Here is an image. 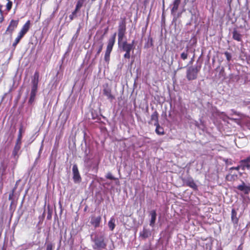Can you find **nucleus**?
<instances>
[{
    "instance_id": "nucleus-1",
    "label": "nucleus",
    "mask_w": 250,
    "mask_h": 250,
    "mask_svg": "<svg viewBox=\"0 0 250 250\" xmlns=\"http://www.w3.org/2000/svg\"><path fill=\"white\" fill-rule=\"evenodd\" d=\"M91 239L93 243L92 247L95 250H102L106 247V243L103 234L93 233L91 235Z\"/></svg>"
},
{
    "instance_id": "nucleus-2",
    "label": "nucleus",
    "mask_w": 250,
    "mask_h": 250,
    "mask_svg": "<svg viewBox=\"0 0 250 250\" xmlns=\"http://www.w3.org/2000/svg\"><path fill=\"white\" fill-rule=\"evenodd\" d=\"M39 75L38 72H36L34 75L33 78L32 80V86L31 92L30 94V97L28 100V104H32L34 103L35 100L36 95L38 91V85L39 82Z\"/></svg>"
},
{
    "instance_id": "nucleus-3",
    "label": "nucleus",
    "mask_w": 250,
    "mask_h": 250,
    "mask_svg": "<svg viewBox=\"0 0 250 250\" xmlns=\"http://www.w3.org/2000/svg\"><path fill=\"white\" fill-rule=\"evenodd\" d=\"M201 68V66H192L188 67L187 70L186 76L188 80H195L197 77V75Z\"/></svg>"
},
{
    "instance_id": "nucleus-4",
    "label": "nucleus",
    "mask_w": 250,
    "mask_h": 250,
    "mask_svg": "<svg viewBox=\"0 0 250 250\" xmlns=\"http://www.w3.org/2000/svg\"><path fill=\"white\" fill-rule=\"evenodd\" d=\"M30 27V21H28L23 26L21 30L19 33L18 37L16 38L14 42L13 43V46L15 47L18 43L20 42L21 39L29 30Z\"/></svg>"
},
{
    "instance_id": "nucleus-5",
    "label": "nucleus",
    "mask_w": 250,
    "mask_h": 250,
    "mask_svg": "<svg viewBox=\"0 0 250 250\" xmlns=\"http://www.w3.org/2000/svg\"><path fill=\"white\" fill-rule=\"evenodd\" d=\"M73 179L75 183H79L81 182L82 178L79 173L77 165H73L72 167Z\"/></svg>"
},
{
    "instance_id": "nucleus-6",
    "label": "nucleus",
    "mask_w": 250,
    "mask_h": 250,
    "mask_svg": "<svg viewBox=\"0 0 250 250\" xmlns=\"http://www.w3.org/2000/svg\"><path fill=\"white\" fill-rule=\"evenodd\" d=\"M183 181L185 184L194 190H196L197 189V186L191 177H188L184 178L183 179Z\"/></svg>"
},
{
    "instance_id": "nucleus-7",
    "label": "nucleus",
    "mask_w": 250,
    "mask_h": 250,
    "mask_svg": "<svg viewBox=\"0 0 250 250\" xmlns=\"http://www.w3.org/2000/svg\"><path fill=\"white\" fill-rule=\"evenodd\" d=\"M134 41L131 43H128L126 41L123 42L119 46L122 47V50L125 52H130L133 49Z\"/></svg>"
},
{
    "instance_id": "nucleus-8",
    "label": "nucleus",
    "mask_w": 250,
    "mask_h": 250,
    "mask_svg": "<svg viewBox=\"0 0 250 250\" xmlns=\"http://www.w3.org/2000/svg\"><path fill=\"white\" fill-rule=\"evenodd\" d=\"M19 23L18 20H12L8 26L6 32L12 34L13 31L17 28Z\"/></svg>"
},
{
    "instance_id": "nucleus-9",
    "label": "nucleus",
    "mask_w": 250,
    "mask_h": 250,
    "mask_svg": "<svg viewBox=\"0 0 250 250\" xmlns=\"http://www.w3.org/2000/svg\"><path fill=\"white\" fill-rule=\"evenodd\" d=\"M151 235V231L144 227L143 229L140 231L139 233V237L142 239H146L150 237Z\"/></svg>"
},
{
    "instance_id": "nucleus-10",
    "label": "nucleus",
    "mask_w": 250,
    "mask_h": 250,
    "mask_svg": "<svg viewBox=\"0 0 250 250\" xmlns=\"http://www.w3.org/2000/svg\"><path fill=\"white\" fill-rule=\"evenodd\" d=\"M85 0H79V1L77 2L76 8L75 10L72 13L71 15H69V19L70 20H73L74 19V17L76 16V14L78 12V11L80 9V8L82 6L83 2Z\"/></svg>"
},
{
    "instance_id": "nucleus-11",
    "label": "nucleus",
    "mask_w": 250,
    "mask_h": 250,
    "mask_svg": "<svg viewBox=\"0 0 250 250\" xmlns=\"http://www.w3.org/2000/svg\"><path fill=\"white\" fill-rule=\"evenodd\" d=\"M116 33H115L109 39L108 41V43L106 47L107 50L112 51L113 46L115 42Z\"/></svg>"
},
{
    "instance_id": "nucleus-12",
    "label": "nucleus",
    "mask_w": 250,
    "mask_h": 250,
    "mask_svg": "<svg viewBox=\"0 0 250 250\" xmlns=\"http://www.w3.org/2000/svg\"><path fill=\"white\" fill-rule=\"evenodd\" d=\"M149 215L151 217L150 220V223H149V225L151 227H153L155 225L156 220L157 214H156V210H151L149 212Z\"/></svg>"
},
{
    "instance_id": "nucleus-13",
    "label": "nucleus",
    "mask_w": 250,
    "mask_h": 250,
    "mask_svg": "<svg viewBox=\"0 0 250 250\" xmlns=\"http://www.w3.org/2000/svg\"><path fill=\"white\" fill-rule=\"evenodd\" d=\"M21 143L16 142V144L15 145V146L14 148V149H13V151L12 152V156L16 159H17V158L19 157V152L21 149Z\"/></svg>"
},
{
    "instance_id": "nucleus-14",
    "label": "nucleus",
    "mask_w": 250,
    "mask_h": 250,
    "mask_svg": "<svg viewBox=\"0 0 250 250\" xmlns=\"http://www.w3.org/2000/svg\"><path fill=\"white\" fill-rule=\"evenodd\" d=\"M242 163H243V170H245L247 169L250 170V155L247 158L242 160Z\"/></svg>"
},
{
    "instance_id": "nucleus-15",
    "label": "nucleus",
    "mask_w": 250,
    "mask_h": 250,
    "mask_svg": "<svg viewBox=\"0 0 250 250\" xmlns=\"http://www.w3.org/2000/svg\"><path fill=\"white\" fill-rule=\"evenodd\" d=\"M101 221V216L92 217L90 223L95 228H97L99 226Z\"/></svg>"
},
{
    "instance_id": "nucleus-16",
    "label": "nucleus",
    "mask_w": 250,
    "mask_h": 250,
    "mask_svg": "<svg viewBox=\"0 0 250 250\" xmlns=\"http://www.w3.org/2000/svg\"><path fill=\"white\" fill-rule=\"evenodd\" d=\"M237 189L243 191L245 194H248L250 192V186H247L243 182L242 185L237 187Z\"/></svg>"
},
{
    "instance_id": "nucleus-17",
    "label": "nucleus",
    "mask_w": 250,
    "mask_h": 250,
    "mask_svg": "<svg viewBox=\"0 0 250 250\" xmlns=\"http://www.w3.org/2000/svg\"><path fill=\"white\" fill-rule=\"evenodd\" d=\"M242 35L236 29L232 32V38L238 42L242 41Z\"/></svg>"
},
{
    "instance_id": "nucleus-18",
    "label": "nucleus",
    "mask_w": 250,
    "mask_h": 250,
    "mask_svg": "<svg viewBox=\"0 0 250 250\" xmlns=\"http://www.w3.org/2000/svg\"><path fill=\"white\" fill-rule=\"evenodd\" d=\"M125 21H123L119 23L118 32L125 33Z\"/></svg>"
},
{
    "instance_id": "nucleus-19",
    "label": "nucleus",
    "mask_w": 250,
    "mask_h": 250,
    "mask_svg": "<svg viewBox=\"0 0 250 250\" xmlns=\"http://www.w3.org/2000/svg\"><path fill=\"white\" fill-rule=\"evenodd\" d=\"M104 94L111 101L114 99V97L111 93V90L109 89H104Z\"/></svg>"
},
{
    "instance_id": "nucleus-20",
    "label": "nucleus",
    "mask_w": 250,
    "mask_h": 250,
    "mask_svg": "<svg viewBox=\"0 0 250 250\" xmlns=\"http://www.w3.org/2000/svg\"><path fill=\"white\" fill-rule=\"evenodd\" d=\"M152 121H154V125H158V114L156 111H154L151 116Z\"/></svg>"
},
{
    "instance_id": "nucleus-21",
    "label": "nucleus",
    "mask_w": 250,
    "mask_h": 250,
    "mask_svg": "<svg viewBox=\"0 0 250 250\" xmlns=\"http://www.w3.org/2000/svg\"><path fill=\"white\" fill-rule=\"evenodd\" d=\"M155 125L156 126L155 132L158 135H162L165 134L164 128L161 127L159 124Z\"/></svg>"
},
{
    "instance_id": "nucleus-22",
    "label": "nucleus",
    "mask_w": 250,
    "mask_h": 250,
    "mask_svg": "<svg viewBox=\"0 0 250 250\" xmlns=\"http://www.w3.org/2000/svg\"><path fill=\"white\" fill-rule=\"evenodd\" d=\"M188 47H187L186 50L183 52L180 55L181 59L185 60L188 58Z\"/></svg>"
},
{
    "instance_id": "nucleus-23",
    "label": "nucleus",
    "mask_w": 250,
    "mask_h": 250,
    "mask_svg": "<svg viewBox=\"0 0 250 250\" xmlns=\"http://www.w3.org/2000/svg\"><path fill=\"white\" fill-rule=\"evenodd\" d=\"M237 175L236 174H232L230 172H229V173L226 176V179L228 181H233L237 179Z\"/></svg>"
},
{
    "instance_id": "nucleus-24",
    "label": "nucleus",
    "mask_w": 250,
    "mask_h": 250,
    "mask_svg": "<svg viewBox=\"0 0 250 250\" xmlns=\"http://www.w3.org/2000/svg\"><path fill=\"white\" fill-rule=\"evenodd\" d=\"M236 212L234 209H232L231 211V219L233 222L235 224H237L238 221V219L236 217Z\"/></svg>"
},
{
    "instance_id": "nucleus-25",
    "label": "nucleus",
    "mask_w": 250,
    "mask_h": 250,
    "mask_svg": "<svg viewBox=\"0 0 250 250\" xmlns=\"http://www.w3.org/2000/svg\"><path fill=\"white\" fill-rule=\"evenodd\" d=\"M243 165V163H242V160L239 162V165L236 167H231L229 169V172L232 173L233 170H239L240 169L243 170V167L241 166Z\"/></svg>"
},
{
    "instance_id": "nucleus-26",
    "label": "nucleus",
    "mask_w": 250,
    "mask_h": 250,
    "mask_svg": "<svg viewBox=\"0 0 250 250\" xmlns=\"http://www.w3.org/2000/svg\"><path fill=\"white\" fill-rule=\"evenodd\" d=\"M115 220L113 218H111L108 223V226L109 228L111 230H113L115 227Z\"/></svg>"
},
{
    "instance_id": "nucleus-27",
    "label": "nucleus",
    "mask_w": 250,
    "mask_h": 250,
    "mask_svg": "<svg viewBox=\"0 0 250 250\" xmlns=\"http://www.w3.org/2000/svg\"><path fill=\"white\" fill-rule=\"evenodd\" d=\"M112 51L106 49V51L104 55V59L105 61L108 63L110 60V54Z\"/></svg>"
},
{
    "instance_id": "nucleus-28",
    "label": "nucleus",
    "mask_w": 250,
    "mask_h": 250,
    "mask_svg": "<svg viewBox=\"0 0 250 250\" xmlns=\"http://www.w3.org/2000/svg\"><path fill=\"white\" fill-rule=\"evenodd\" d=\"M125 33L122 32H118V43L119 45H121V43H122V42L123 40V38L125 36Z\"/></svg>"
},
{
    "instance_id": "nucleus-29",
    "label": "nucleus",
    "mask_w": 250,
    "mask_h": 250,
    "mask_svg": "<svg viewBox=\"0 0 250 250\" xmlns=\"http://www.w3.org/2000/svg\"><path fill=\"white\" fill-rule=\"evenodd\" d=\"M22 128L21 127H20L19 130V134L18 138L17 139V142L21 143V138H22Z\"/></svg>"
},
{
    "instance_id": "nucleus-30",
    "label": "nucleus",
    "mask_w": 250,
    "mask_h": 250,
    "mask_svg": "<svg viewBox=\"0 0 250 250\" xmlns=\"http://www.w3.org/2000/svg\"><path fill=\"white\" fill-rule=\"evenodd\" d=\"M224 54L226 57L227 61L228 62L230 61V60L231 59V55L230 53L226 51L224 53Z\"/></svg>"
},
{
    "instance_id": "nucleus-31",
    "label": "nucleus",
    "mask_w": 250,
    "mask_h": 250,
    "mask_svg": "<svg viewBox=\"0 0 250 250\" xmlns=\"http://www.w3.org/2000/svg\"><path fill=\"white\" fill-rule=\"evenodd\" d=\"M12 6V2L10 0L8 1L6 4V9L8 11H10Z\"/></svg>"
},
{
    "instance_id": "nucleus-32",
    "label": "nucleus",
    "mask_w": 250,
    "mask_h": 250,
    "mask_svg": "<svg viewBox=\"0 0 250 250\" xmlns=\"http://www.w3.org/2000/svg\"><path fill=\"white\" fill-rule=\"evenodd\" d=\"M179 5L173 4V6L172 8L171 9V14H173V13L175 12L178 8Z\"/></svg>"
},
{
    "instance_id": "nucleus-33",
    "label": "nucleus",
    "mask_w": 250,
    "mask_h": 250,
    "mask_svg": "<svg viewBox=\"0 0 250 250\" xmlns=\"http://www.w3.org/2000/svg\"><path fill=\"white\" fill-rule=\"evenodd\" d=\"M106 177L110 180H114L115 178L112 176L110 172H108L106 175Z\"/></svg>"
},
{
    "instance_id": "nucleus-34",
    "label": "nucleus",
    "mask_w": 250,
    "mask_h": 250,
    "mask_svg": "<svg viewBox=\"0 0 250 250\" xmlns=\"http://www.w3.org/2000/svg\"><path fill=\"white\" fill-rule=\"evenodd\" d=\"M103 44L101 43V45H100L98 50L97 51L96 56H98L100 54V53L101 52L102 49H103Z\"/></svg>"
},
{
    "instance_id": "nucleus-35",
    "label": "nucleus",
    "mask_w": 250,
    "mask_h": 250,
    "mask_svg": "<svg viewBox=\"0 0 250 250\" xmlns=\"http://www.w3.org/2000/svg\"><path fill=\"white\" fill-rule=\"evenodd\" d=\"M53 245L51 243H49L46 245V250H52Z\"/></svg>"
},
{
    "instance_id": "nucleus-36",
    "label": "nucleus",
    "mask_w": 250,
    "mask_h": 250,
    "mask_svg": "<svg viewBox=\"0 0 250 250\" xmlns=\"http://www.w3.org/2000/svg\"><path fill=\"white\" fill-rule=\"evenodd\" d=\"M124 58L129 59L130 58V52H125L124 55Z\"/></svg>"
},
{
    "instance_id": "nucleus-37",
    "label": "nucleus",
    "mask_w": 250,
    "mask_h": 250,
    "mask_svg": "<svg viewBox=\"0 0 250 250\" xmlns=\"http://www.w3.org/2000/svg\"><path fill=\"white\" fill-rule=\"evenodd\" d=\"M181 2V0H174L173 1V4L179 5L180 4Z\"/></svg>"
},
{
    "instance_id": "nucleus-38",
    "label": "nucleus",
    "mask_w": 250,
    "mask_h": 250,
    "mask_svg": "<svg viewBox=\"0 0 250 250\" xmlns=\"http://www.w3.org/2000/svg\"><path fill=\"white\" fill-rule=\"evenodd\" d=\"M16 188H17V187H16V186H15V187L13 188L12 194H10L9 195V199H10L11 196L13 194V193H14V191L15 190V189H16Z\"/></svg>"
},
{
    "instance_id": "nucleus-39",
    "label": "nucleus",
    "mask_w": 250,
    "mask_h": 250,
    "mask_svg": "<svg viewBox=\"0 0 250 250\" xmlns=\"http://www.w3.org/2000/svg\"><path fill=\"white\" fill-rule=\"evenodd\" d=\"M231 112H232V113H230V115H232V114H236V112L234 109H231Z\"/></svg>"
},
{
    "instance_id": "nucleus-40",
    "label": "nucleus",
    "mask_w": 250,
    "mask_h": 250,
    "mask_svg": "<svg viewBox=\"0 0 250 250\" xmlns=\"http://www.w3.org/2000/svg\"><path fill=\"white\" fill-rule=\"evenodd\" d=\"M1 7H2V6L1 5H0V13L2 15V11L1 10Z\"/></svg>"
},
{
    "instance_id": "nucleus-41",
    "label": "nucleus",
    "mask_w": 250,
    "mask_h": 250,
    "mask_svg": "<svg viewBox=\"0 0 250 250\" xmlns=\"http://www.w3.org/2000/svg\"><path fill=\"white\" fill-rule=\"evenodd\" d=\"M179 68H180V69L182 68H183V67H182V66H180V62H179Z\"/></svg>"
},
{
    "instance_id": "nucleus-42",
    "label": "nucleus",
    "mask_w": 250,
    "mask_h": 250,
    "mask_svg": "<svg viewBox=\"0 0 250 250\" xmlns=\"http://www.w3.org/2000/svg\"><path fill=\"white\" fill-rule=\"evenodd\" d=\"M98 164H96V167H96V169H98Z\"/></svg>"
},
{
    "instance_id": "nucleus-43",
    "label": "nucleus",
    "mask_w": 250,
    "mask_h": 250,
    "mask_svg": "<svg viewBox=\"0 0 250 250\" xmlns=\"http://www.w3.org/2000/svg\"><path fill=\"white\" fill-rule=\"evenodd\" d=\"M18 182H19V181H17V183H16V187H17V185L18 184Z\"/></svg>"
},
{
    "instance_id": "nucleus-44",
    "label": "nucleus",
    "mask_w": 250,
    "mask_h": 250,
    "mask_svg": "<svg viewBox=\"0 0 250 250\" xmlns=\"http://www.w3.org/2000/svg\"><path fill=\"white\" fill-rule=\"evenodd\" d=\"M3 18L2 17V18L0 19L1 21H2L3 20Z\"/></svg>"
},
{
    "instance_id": "nucleus-45",
    "label": "nucleus",
    "mask_w": 250,
    "mask_h": 250,
    "mask_svg": "<svg viewBox=\"0 0 250 250\" xmlns=\"http://www.w3.org/2000/svg\"><path fill=\"white\" fill-rule=\"evenodd\" d=\"M3 18L2 17V18L0 19L1 21H2L3 20Z\"/></svg>"
},
{
    "instance_id": "nucleus-46",
    "label": "nucleus",
    "mask_w": 250,
    "mask_h": 250,
    "mask_svg": "<svg viewBox=\"0 0 250 250\" xmlns=\"http://www.w3.org/2000/svg\"><path fill=\"white\" fill-rule=\"evenodd\" d=\"M57 250H59L58 249Z\"/></svg>"
}]
</instances>
